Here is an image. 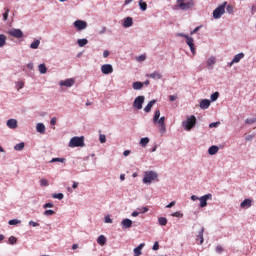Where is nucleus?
<instances>
[{
	"label": "nucleus",
	"instance_id": "64",
	"mask_svg": "<svg viewBox=\"0 0 256 256\" xmlns=\"http://www.w3.org/2000/svg\"><path fill=\"white\" fill-rule=\"evenodd\" d=\"M253 137H255L254 135H248L246 136V141H251L253 139Z\"/></svg>",
	"mask_w": 256,
	"mask_h": 256
},
{
	"label": "nucleus",
	"instance_id": "43",
	"mask_svg": "<svg viewBox=\"0 0 256 256\" xmlns=\"http://www.w3.org/2000/svg\"><path fill=\"white\" fill-rule=\"evenodd\" d=\"M52 197H53V199H59L61 201V199H63L64 195H63V193H58V194H53Z\"/></svg>",
	"mask_w": 256,
	"mask_h": 256
},
{
	"label": "nucleus",
	"instance_id": "13",
	"mask_svg": "<svg viewBox=\"0 0 256 256\" xmlns=\"http://www.w3.org/2000/svg\"><path fill=\"white\" fill-rule=\"evenodd\" d=\"M243 57H245L244 53H239V54L235 55L233 60L230 62L229 66L232 67L234 63H239V61H241V59H243Z\"/></svg>",
	"mask_w": 256,
	"mask_h": 256
},
{
	"label": "nucleus",
	"instance_id": "48",
	"mask_svg": "<svg viewBox=\"0 0 256 256\" xmlns=\"http://www.w3.org/2000/svg\"><path fill=\"white\" fill-rule=\"evenodd\" d=\"M138 211H139V213H147V211H149V208L141 207V208H138Z\"/></svg>",
	"mask_w": 256,
	"mask_h": 256
},
{
	"label": "nucleus",
	"instance_id": "6",
	"mask_svg": "<svg viewBox=\"0 0 256 256\" xmlns=\"http://www.w3.org/2000/svg\"><path fill=\"white\" fill-rule=\"evenodd\" d=\"M8 35H10V37H14L15 39H22L23 31H21V29L12 28L8 31Z\"/></svg>",
	"mask_w": 256,
	"mask_h": 256
},
{
	"label": "nucleus",
	"instance_id": "32",
	"mask_svg": "<svg viewBox=\"0 0 256 256\" xmlns=\"http://www.w3.org/2000/svg\"><path fill=\"white\" fill-rule=\"evenodd\" d=\"M15 151H23L25 149V143L21 142L14 146Z\"/></svg>",
	"mask_w": 256,
	"mask_h": 256
},
{
	"label": "nucleus",
	"instance_id": "30",
	"mask_svg": "<svg viewBox=\"0 0 256 256\" xmlns=\"http://www.w3.org/2000/svg\"><path fill=\"white\" fill-rule=\"evenodd\" d=\"M132 87L135 91H139V89H143V83L142 82H134Z\"/></svg>",
	"mask_w": 256,
	"mask_h": 256
},
{
	"label": "nucleus",
	"instance_id": "45",
	"mask_svg": "<svg viewBox=\"0 0 256 256\" xmlns=\"http://www.w3.org/2000/svg\"><path fill=\"white\" fill-rule=\"evenodd\" d=\"M4 21H7L9 19V8L5 9V13L3 14Z\"/></svg>",
	"mask_w": 256,
	"mask_h": 256
},
{
	"label": "nucleus",
	"instance_id": "17",
	"mask_svg": "<svg viewBox=\"0 0 256 256\" xmlns=\"http://www.w3.org/2000/svg\"><path fill=\"white\" fill-rule=\"evenodd\" d=\"M122 226L124 229H131V227H133V221H131L129 218H126L122 220Z\"/></svg>",
	"mask_w": 256,
	"mask_h": 256
},
{
	"label": "nucleus",
	"instance_id": "62",
	"mask_svg": "<svg viewBox=\"0 0 256 256\" xmlns=\"http://www.w3.org/2000/svg\"><path fill=\"white\" fill-rule=\"evenodd\" d=\"M173 206H175V201L170 202L166 207L167 209H171Z\"/></svg>",
	"mask_w": 256,
	"mask_h": 256
},
{
	"label": "nucleus",
	"instance_id": "58",
	"mask_svg": "<svg viewBox=\"0 0 256 256\" xmlns=\"http://www.w3.org/2000/svg\"><path fill=\"white\" fill-rule=\"evenodd\" d=\"M29 225H31L32 227H39V223L34 222V221H30Z\"/></svg>",
	"mask_w": 256,
	"mask_h": 256
},
{
	"label": "nucleus",
	"instance_id": "24",
	"mask_svg": "<svg viewBox=\"0 0 256 256\" xmlns=\"http://www.w3.org/2000/svg\"><path fill=\"white\" fill-rule=\"evenodd\" d=\"M97 243L98 245H101V247H103L104 245L107 244V238L103 235H100L97 239Z\"/></svg>",
	"mask_w": 256,
	"mask_h": 256
},
{
	"label": "nucleus",
	"instance_id": "11",
	"mask_svg": "<svg viewBox=\"0 0 256 256\" xmlns=\"http://www.w3.org/2000/svg\"><path fill=\"white\" fill-rule=\"evenodd\" d=\"M59 85L61 87H73V85H75V79L69 78L64 81H60Z\"/></svg>",
	"mask_w": 256,
	"mask_h": 256
},
{
	"label": "nucleus",
	"instance_id": "57",
	"mask_svg": "<svg viewBox=\"0 0 256 256\" xmlns=\"http://www.w3.org/2000/svg\"><path fill=\"white\" fill-rule=\"evenodd\" d=\"M145 59H147V57L145 55H140L138 58H137V61H145Z\"/></svg>",
	"mask_w": 256,
	"mask_h": 256
},
{
	"label": "nucleus",
	"instance_id": "63",
	"mask_svg": "<svg viewBox=\"0 0 256 256\" xmlns=\"http://www.w3.org/2000/svg\"><path fill=\"white\" fill-rule=\"evenodd\" d=\"M169 99H170V101H176V100H177V96H175V95H170V96H169Z\"/></svg>",
	"mask_w": 256,
	"mask_h": 256
},
{
	"label": "nucleus",
	"instance_id": "9",
	"mask_svg": "<svg viewBox=\"0 0 256 256\" xmlns=\"http://www.w3.org/2000/svg\"><path fill=\"white\" fill-rule=\"evenodd\" d=\"M74 27L78 30V31H83V29H87V22L83 21V20H76L74 22Z\"/></svg>",
	"mask_w": 256,
	"mask_h": 256
},
{
	"label": "nucleus",
	"instance_id": "59",
	"mask_svg": "<svg viewBox=\"0 0 256 256\" xmlns=\"http://www.w3.org/2000/svg\"><path fill=\"white\" fill-rule=\"evenodd\" d=\"M201 29V26L196 27L191 33L190 35H195V33H197V31H199Z\"/></svg>",
	"mask_w": 256,
	"mask_h": 256
},
{
	"label": "nucleus",
	"instance_id": "44",
	"mask_svg": "<svg viewBox=\"0 0 256 256\" xmlns=\"http://www.w3.org/2000/svg\"><path fill=\"white\" fill-rule=\"evenodd\" d=\"M40 185L42 187H48L49 186V182L47 181V179H41L40 180Z\"/></svg>",
	"mask_w": 256,
	"mask_h": 256
},
{
	"label": "nucleus",
	"instance_id": "35",
	"mask_svg": "<svg viewBox=\"0 0 256 256\" xmlns=\"http://www.w3.org/2000/svg\"><path fill=\"white\" fill-rule=\"evenodd\" d=\"M139 7L141 11H147V2H144L143 0L139 1Z\"/></svg>",
	"mask_w": 256,
	"mask_h": 256
},
{
	"label": "nucleus",
	"instance_id": "16",
	"mask_svg": "<svg viewBox=\"0 0 256 256\" xmlns=\"http://www.w3.org/2000/svg\"><path fill=\"white\" fill-rule=\"evenodd\" d=\"M203 233H205V228L202 227L196 237V241H199L198 245H203V242L205 241L203 238Z\"/></svg>",
	"mask_w": 256,
	"mask_h": 256
},
{
	"label": "nucleus",
	"instance_id": "8",
	"mask_svg": "<svg viewBox=\"0 0 256 256\" xmlns=\"http://www.w3.org/2000/svg\"><path fill=\"white\" fill-rule=\"evenodd\" d=\"M213 199L212 194H205L204 196L200 197L198 200H200V207H207V201Z\"/></svg>",
	"mask_w": 256,
	"mask_h": 256
},
{
	"label": "nucleus",
	"instance_id": "15",
	"mask_svg": "<svg viewBox=\"0 0 256 256\" xmlns=\"http://www.w3.org/2000/svg\"><path fill=\"white\" fill-rule=\"evenodd\" d=\"M253 205V200L251 199H245L244 201L241 202L240 207L242 209H249Z\"/></svg>",
	"mask_w": 256,
	"mask_h": 256
},
{
	"label": "nucleus",
	"instance_id": "40",
	"mask_svg": "<svg viewBox=\"0 0 256 256\" xmlns=\"http://www.w3.org/2000/svg\"><path fill=\"white\" fill-rule=\"evenodd\" d=\"M246 125H253V123H256V118H248L245 120Z\"/></svg>",
	"mask_w": 256,
	"mask_h": 256
},
{
	"label": "nucleus",
	"instance_id": "41",
	"mask_svg": "<svg viewBox=\"0 0 256 256\" xmlns=\"http://www.w3.org/2000/svg\"><path fill=\"white\" fill-rule=\"evenodd\" d=\"M210 98L211 101H217V99H219V92H214Z\"/></svg>",
	"mask_w": 256,
	"mask_h": 256
},
{
	"label": "nucleus",
	"instance_id": "38",
	"mask_svg": "<svg viewBox=\"0 0 256 256\" xmlns=\"http://www.w3.org/2000/svg\"><path fill=\"white\" fill-rule=\"evenodd\" d=\"M65 163V158H53L50 163Z\"/></svg>",
	"mask_w": 256,
	"mask_h": 256
},
{
	"label": "nucleus",
	"instance_id": "2",
	"mask_svg": "<svg viewBox=\"0 0 256 256\" xmlns=\"http://www.w3.org/2000/svg\"><path fill=\"white\" fill-rule=\"evenodd\" d=\"M69 147L75 148V147H85V137L81 136H75L71 138L69 142Z\"/></svg>",
	"mask_w": 256,
	"mask_h": 256
},
{
	"label": "nucleus",
	"instance_id": "54",
	"mask_svg": "<svg viewBox=\"0 0 256 256\" xmlns=\"http://www.w3.org/2000/svg\"><path fill=\"white\" fill-rule=\"evenodd\" d=\"M216 253H223V246H216Z\"/></svg>",
	"mask_w": 256,
	"mask_h": 256
},
{
	"label": "nucleus",
	"instance_id": "34",
	"mask_svg": "<svg viewBox=\"0 0 256 256\" xmlns=\"http://www.w3.org/2000/svg\"><path fill=\"white\" fill-rule=\"evenodd\" d=\"M39 45H41V41L36 40L30 44V49H39Z\"/></svg>",
	"mask_w": 256,
	"mask_h": 256
},
{
	"label": "nucleus",
	"instance_id": "26",
	"mask_svg": "<svg viewBox=\"0 0 256 256\" xmlns=\"http://www.w3.org/2000/svg\"><path fill=\"white\" fill-rule=\"evenodd\" d=\"M132 25H133V18H131V17L125 18L123 27L128 28V27H131Z\"/></svg>",
	"mask_w": 256,
	"mask_h": 256
},
{
	"label": "nucleus",
	"instance_id": "36",
	"mask_svg": "<svg viewBox=\"0 0 256 256\" xmlns=\"http://www.w3.org/2000/svg\"><path fill=\"white\" fill-rule=\"evenodd\" d=\"M158 223H159V225H161L162 227H165V225H167V218H165V217H160V218L158 219Z\"/></svg>",
	"mask_w": 256,
	"mask_h": 256
},
{
	"label": "nucleus",
	"instance_id": "28",
	"mask_svg": "<svg viewBox=\"0 0 256 256\" xmlns=\"http://www.w3.org/2000/svg\"><path fill=\"white\" fill-rule=\"evenodd\" d=\"M36 131L38 133H45V124L43 123H38L37 126H36Z\"/></svg>",
	"mask_w": 256,
	"mask_h": 256
},
{
	"label": "nucleus",
	"instance_id": "60",
	"mask_svg": "<svg viewBox=\"0 0 256 256\" xmlns=\"http://www.w3.org/2000/svg\"><path fill=\"white\" fill-rule=\"evenodd\" d=\"M53 207V203H46L44 204V209Z\"/></svg>",
	"mask_w": 256,
	"mask_h": 256
},
{
	"label": "nucleus",
	"instance_id": "50",
	"mask_svg": "<svg viewBox=\"0 0 256 256\" xmlns=\"http://www.w3.org/2000/svg\"><path fill=\"white\" fill-rule=\"evenodd\" d=\"M99 141L100 143H105V141H107V138L105 137V135L101 134L99 137Z\"/></svg>",
	"mask_w": 256,
	"mask_h": 256
},
{
	"label": "nucleus",
	"instance_id": "18",
	"mask_svg": "<svg viewBox=\"0 0 256 256\" xmlns=\"http://www.w3.org/2000/svg\"><path fill=\"white\" fill-rule=\"evenodd\" d=\"M200 107L202 109H209V107H211V101H209L208 99L201 100Z\"/></svg>",
	"mask_w": 256,
	"mask_h": 256
},
{
	"label": "nucleus",
	"instance_id": "47",
	"mask_svg": "<svg viewBox=\"0 0 256 256\" xmlns=\"http://www.w3.org/2000/svg\"><path fill=\"white\" fill-rule=\"evenodd\" d=\"M8 223H9V225H17V224L20 223V221L17 220V219H12V220H10Z\"/></svg>",
	"mask_w": 256,
	"mask_h": 256
},
{
	"label": "nucleus",
	"instance_id": "37",
	"mask_svg": "<svg viewBox=\"0 0 256 256\" xmlns=\"http://www.w3.org/2000/svg\"><path fill=\"white\" fill-rule=\"evenodd\" d=\"M88 43L89 41L87 39H78L79 47H85V45H87Z\"/></svg>",
	"mask_w": 256,
	"mask_h": 256
},
{
	"label": "nucleus",
	"instance_id": "7",
	"mask_svg": "<svg viewBox=\"0 0 256 256\" xmlns=\"http://www.w3.org/2000/svg\"><path fill=\"white\" fill-rule=\"evenodd\" d=\"M143 103H145V96H138L134 100L133 107H135V109L141 110L143 109Z\"/></svg>",
	"mask_w": 256,
	"mask_h": 256
},
{
	"label": "nucleus",
	"instance_id": "5",
	"mask_svg": "<svg viewBox=\"0 0 256 256\" xmlns=\"http://www.w3.org/2000/svg\"><path fill=\"white\" fill-rule=\"evenodd\" d=\"M177 5L182 11H187L193 7V0H177Z\"/></svg>",
	"mask_w": 256,
	"mask_h": 256
},
{
	"label": "nucleus",
	"instance_id": "10",
	"mask_svg": "<svg viewBox=\"0 0 256 256\" xmlns=\"http://www.w3.org/2000/svg\"><path fill=\"white\" fill-rule=\"evenodd\" d=\"M101 71L104 75H111L113 73V66L111 64H104L101 66Z\"/></svg>",
	"mask_w": 256,
	"mask_h": 256
},
{
	"label": "nucleus",
	"instance_id": "21",
	"mask_svg": "<svg viewBox=\"0 0 256 256\" xmlns=\"http://www.w3.org/2000/svg\"><path fill=\"white\" fill-rule=\"evenodd\" d=\"M7 127H9V129H17V121L15 119H9L7 121Z\"/></svg>",
	"mask_w": 256,
	"mask_h": 256
},
{
	"label": "nucleus",
	"instance_id": "19",
	"mask_svg": "<svg viewBox=\"0 0 256 256\" xmlns=\"http://www.w3.org/2000/svg\"><path fill=\"white\" fill-rule=\"evenodd\" d=\"M157 103V100H151L146 107L144 108L145 113H150L151 109H153V106Z\"/></svg>",
	"mask_w": 256,
	"mask_h": 256
},
{
	"label": "nucleus",
	"instance_id": "55",
	"mask_svg": "<svg viewBox=\"0 0 256 256\" xmlns=\"http://www.w3.org/2000/svg\"><path fill=\"white\" fill-rule=\"evenodd\" d=\"M153 251H159V242H155L153 245Z\"/></svg>",
	"mask_w": 256,
	"mask_h": 256
},
{
	"label": "nucleus",
	"instance_id": "3",
	"mask_svg": "<svg viewBox=\"0 0 256 256\" xmlns=\"http://www.w3.org/2000/svg\"><path fill=\"white\" fill-rule=\"evenodd\" d=\"M157 177H158L157 172L147 171L144 173L143 183H145L146 185L147 184L150 185V183H153V181H155Z\"/></svg>",
	"mask_w": 256,
	"mask_h": 256
},
{
	"label": "nucleus",
	"instance_id": "1",
	"mask_svg": "<svg viewBox=\"0 0 256 256\" xmlns=\"http://www.w3.org/2000/svg\"><path fill=\"white\" fill-rule=\"evenodd\" d=\"M195 125H197V118L195 115H191L186 121L182 122V127H184L186 131H191Z\"/></svg>",
	"mask_w": 256,
	"mask_h": 256
},
{
	"label": "nucleus",
	"instance_id": "52",
	"mask_svg": "<svg viewBox=\"0 0 256 256\" xmlns=\"http://www.w3.org/2000/svg\"><path fill=\"white\" fill-rule=\"evenodd\" d=\"M105 223H113V219H111V216H105Z\"/></svg>",
	"mask_w": 256,
	"mask_h": 256
},
{
	"label": "nucleus",
	"instance_id": "22",
	"mask_svg": "<svg viewBox=\"0 0 256 256\" xmlns=\"http://www.w3.org/2000/svg\"><path fill=\"white\" fill-rule=\"evenodd\" d=\"M147 77H149L150 79H161L163 75H161V72L155 71L151 74H148Z\"/></svg>",
	"mask_w": 256,
	"mask_h": 256
},
{
	"label": "nucleus",
	"instance_id": "25",
	"mask_svg": "<svg viewBox=\"0 0 256 256\" xmlns=\"http://www.w3.org/2000/svg\"><path fill=\"white\" fill-rule=\"evenodd\" d=\"M7 45V36L0 34V49Z\"/></svg>",
	"mask_w": 256,
	"mask_h": 256
},
{
	"label": "nucleus",
	"instance_id": "33",
	"mask_svg": "<svg viewBox=\"0 0 256 256\" xmlns=\"http://www.w3.org/2000/svg\"><path fill=\"white\" fill-rule=\"evenodd\" d=\"M39 69V73H41L42 75H45V73H47V66H45V64H40L38 66Z\"/></svg>",
	"mask_w": 256,
	"mask_h": 256
},
{
	"label": "nucleus",
	"instance_id": "49",
	"mask_svg": "<svg viewBox=\"0 0 256 256\" xmlns=\"http://www.w3.org/2000/svg\"><path fill=\"white\" fill-rule=\"evenodd\" d=\"M218 125H221V122H213L209 124L210 129H213V127H217Z\"/></svg>",
	"mask_w": 256,
	"mask_h": 256
},
{
	"label": "nucleus",
	"instance_id": "4",
	"mask_svg": "<svg viewBox=\"0 0 256 256\" xmlns=\"http://www.w3.org/2000/svg\"><path fill=\"white\" fill-rule=\"evenodd\" d=\"M225 7H227V2H224L223 4L219 5L214 11H213V17L215 19H221L223 15H225Z\"/></svg>",
	"mask_w": 256,
	"mask_h": 256
},
{
	"label": "nucleus",
	"instance_id": "27",
	"mask_svg": "<svg viewBox=\"0 0 256 256\" xmlns=\"http://www.w3.org/2000/svg\"><path fill=\"white\" fill-rule=\"evenodd\" d=\"M161 117V111L156 110L153 117V123L154 125H157V122L159 121V118Z\"/></svg>",
	"mask_w": 256,
	"mask_h": 256
},
{
	"label": "nucleus",
	"instance_id": "61",
	"mask_svg": "<svg viewBox=\"0 0 256 256\" xmlns=\"http://www.w3.org/2000/svg\"><path fill=\"white\" fill-rule=\"evenodd\" d=\"M109 55H110L109 50H105V51L103 52V57H104V58H107Z\"/></svg>",
	"mask_w": 256,
	"mask_h": 256
},
{
	"label": "nucleus",
	"instance_id": "29",
	"mask_svg": "<svg viewBox=\"0 0 256 256\" xmlns=\"http://www.w3.org/2000/svg\"><path fill=\"white\" fill-rule=\"evenodd\" d=\"M206 63L208 65V67H213V65H215V63H217V60L215 59V57L211 56L210 58H208Z\"/></svg>",
	"mask_w": 256,
	"mask_h": 256
},
{
	"label": "nucleus",
	"instance_id": "51",
	"mask_svg": "<svg viewBox=\"0 0 256 256\" xmlns=\"http://www.w3.org/2000/svg\"><path fill=\"white\" fill-rule=\"evenodd\" d=\"M44 215H46V216L55 215V211H53V210H46V211L44 212Z\"/></svg>",
	"mask_w": 256,
	"mask_h": 256
},
{
	"label": "nucleus",
	"instance_id": "14",
	"mask_svg": "<svg viewBox=\"0 0 256 256\" xmlns=\"http://www.w3.org/2000/svg\"><path fill=\"white\" fill-rule=\"evenodd\" d=\"M193 38L191 37H186V43L187 45L190 47L191 53H193V55H195V44L193 43Z\"/></svg>",
	"mask_w": 256,
	"mask_h": 256
},
{
	"label": "nucleus",
	"instance_id": "42",
	"mask_svg": "<svg viewBox=\"0 0 256 256\" xmlns=\"http://www.w3.org/2000/svg\"><path fill=\"white\" fill-rule=\"evenodd\" d=\"M16 87H17L18 91H20V89H23V87H25V82H23V81L17 82Z\"/></svg>",
	"mask_w": 256,
	"mask_h": 256
},
{
	"label": "nucleus",
	"instance_id": "46",
	"mask_svg": "<svg viewBox=\"0 0 256 256\" xmlns=\"http://www.w3.org/2000/svg\"><path fill=\"white\" fill-rule=\"evenodd\" d=\"M9 243L10 245H15V243H17V238H15L14 236H11L9 238Z\"/></svg>",
	"mask_w": 256,
	"mask_h": 256
},
{
	"label": "nucleus",
	"instance_id": "56",
	"mask_svg": "<svg viewBox=\"0 0 256 256\" xmlns=\"http://www.w3.org/2000/svg\"><path fill=\"white\" fill-rule=\"evenodd\" d=\"M50 125H57V118L53 117L50 121Z\"/></svg>",
	"mask_w": 256,
	"mask_h": 256
},
{
	"label": "nucleus",
	"instance_id": "53",
	"mask_svg": "<svg viewBox=\"0 0 256 256\" xmlns=\"http://www.w3.org/2000/svg\"><path fill=\"white\" fill-rule=\"evenodd\" d=\"M172 217H183V214L181 212H174L172 213Z\"/></svg>",
	"mask_w": 256,
	"mask_h": 256
},
{
	"label": "nucleus",
	"instance_id": "39",
	"mask_svg": "<svg viewBox=\"0 0 256 256\" xmlns=\"http://www.w3.org/2000/svg\"><path fill=\"white\" fill-rule=\"evenodd\" d=\"M226 11H227V13H229V15H233V13H234V8H233V5H228L227 7H226Z\"/></svg>",
	"mask_w": 256,
	"mask_h": 256
},
{
	"label": "nucleus",
	"instance_id": "12",
	"mask_svg": "<svg viewBox=\"0 0 256 256\" xmlns=\"http://www.w3.org/2000/svg\"><path fill=\"white\" fill-rule=\"evenodd\" d=\"M157 123L160 127V133H165L167 131V128L165 127V116L158 119Z\"/></svg>",
	"mask_w": 256,
	"mask_h": 256
},
{
	"label": "nucleus",
	"instance_id": "31",
	"mask_svg": "<svg viewBox=\"0 0 256 256\" xmlns=\"http://www.w3.org/2000/svg\"><path fill=\"white\" fill-rule=\"evenodd\" d=\"M140 145L141 147H147V145H149V138L148 137L141 138Z\"/></svg>",
	"mask_w": 256,
	"mask_h": 256
},
{
	"label": "nucleus",
	"instance_id": "20",
	"mask_svg": "<svg viewBox=\"0 0 256 256\" xmlns=\"http://www.w3.org/2000/svg\"><path fill=\"white\" fill-rule=\"evenodd\" d=\"M143 247H145V243L140 244L138 247L134 248V256H140L143 251Z\"/></svg>",
	"mask_w": 256,
	"mask_h": 256
},
{
	"label": "nucleus",
	"instance_id": "23",
	"mask_svg": "<svg viewBox=\"0 0 256 256\" xmlns=\"http://www.w3.org/2000/svg\"><path fill=\"white\" fill-rule=\"evenodd\" d=\"M208 153L209 155H217V153H219V146H211L209 149H208Z\"/></svg>",
	"mask_w": 256,
	"mask_h": 256
}]
</instances>
